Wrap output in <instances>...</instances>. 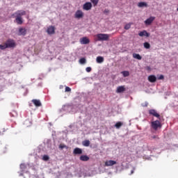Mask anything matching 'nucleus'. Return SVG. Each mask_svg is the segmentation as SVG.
<instances>
[{"label": "nucleus", "mask_w": 178, "mask_h": 178, "mask_svg": "<svg viewBox=\"0 0 178 178\" xmlns=\"http://www.w3.org/2000/svg\"><path fill=\"white\" fill-rule=\"evenodd\" d=\"M109 37L111 35L106 33H98L96 35L97 41H108Z\"/></svg>", "instance_id": "nucleus-1"}, {"label": "nucleus", "mask_w": 178, "mask_h": 178, "mask_svg": "<svg viewBox=\"0 0 178 178\" xmlns=\"http://www.w3.org/2000/svg\"><path fill=\"white\" fill-rule=\"evenodd\" d=\"M7 48H15L16 47V42L13 39H8L6 42Z\"/></svg>", "instance_id": "nucleus-2"}, {"label": "nucleus", "mask_w": 178, "mask_h": 178, "mask_svg": "<svg viewBox=\"0 0 178 178\" xmlns=\"http://www.w3.org/2000/svg\"><path fill=\"white\" fill-rule=\"evenodd\" d=\"M151 126L154 130H158V129H161V127H162V124L159 120L152 122Z\"/></svg>", "instance_id": "nucleus-3"}, {"label": "nucleus", "mask_w": 178, "mask_h": 178, "mask_svg": "<svg viewBox=\"0 0 178 178\" xmlns=\"http://www.w3.org/2000/svg\"><path fill=\"white\" fill-rule=\"evenodd\" d=\"M84 13L83 11L78 10L74 15V18L75 19H81V17H83Z\"/></svg>", "instance_id": "nucleus-4"}, {"label": "nucleus", "mask_w": 178, "mask_h": 178, "mask_svg": "<svg viewBox=\"0 0 178 178\" xmlns=\"http://www.w3.org/2000/svg\"><path fill=\"white\" fill-rule=\"evenodd\" d=\"M27 34V29L26 28L20 27L18 30V35H26Z\"/></svg>", "instance_id": "nucleus-5"}, {"label": "nucleus", "mask_w": 178, "mask_h": 178, "mask_svg": "<svg viewBox=\"0 0 178 178\" xmlns=\"http://www.w3.org/2000/svg\"><path fill=\"white\" fill-rule=\"evenodd\" d=\"M91 8H92V4L90 2H86L83 6L84 10H91Z\"/></svg>", "instance_id": "nucleus-6"}, {"label": "nucleus", "mask_w": 178, "mask_h": 178, "mask_svg": "<svg viewBox=\"0 0 178 178\" xmlns=\"http://www.w3.org/2000/svg\"><path fill=\"white\" fill-rule=\"evenodd\" d=\"M47 33L51 35L52 34H55V26H50L47 28Z\"/></svg>", "instance_id": "nucleus-7"}, {"label": "nucleus", "mask_w": 178, "mask_h": 178, "mask_svg": "<svg viewBox=\"0 0 178 178\" xmlns=\"http://www.w3.org/2000/svg\"><path fill=\"white\" fill-rule=\"evenodd\" d=\"M124 91H126V86H118L116 89L117 94H121V92H124Z\"/></svg>", "instance_id": "nucleus-8"}, {"label": "nucleus", "mask_w": 178, "mask_h": 178, "mask_svg": "<svg viewBox=\"0 0 178 178\" xmlns=\"http://www.w3.org/2000/svg\"><path fill=\"white\" fill-rule=\"evenodd\" d=\"M149 115H152V116H154V118H157L158 119L161 118V115H159V113H157V112L154 109L149 110Z\"/></svg>", "instance_id": "nucleus-9"}, {"label": "nucleus", "mask_w": 178, "mask_h": 178, "mask_svg": "<svg viewBox=\"0 0 178 178\" xmlns=\"http://www.w3.org/2000/svg\"><path fill=\"white\" fill-rule=\"evenodd\" d=\"M15 15H16L15 17H22V16L26 15V11L25 10H17L15 13Z\"/></svg>", "instance_id": "nucleus-10"}, {"label": "nucleus", "mask_w": 178, "mask_h": 178, "mask_svg": "<svg viewBox=\"0 0 178 178\" xmlns=\"http://www.w3.org/2000/svg\"><path fill=\"white\" fill-rule=\"evenodd\" d=\"M154 20L155 17H150L145 21V24H146V26H149V24H152V22Z\"/></svg>", "instance_id": "nucleus-11"}, {"label": "nucleus", "mask_w": 178, "mask_h": 178, "mask_svg": "<svg viewBox=\"0 0 178 178\" xmlns=\"http://www.w3.org/2000/svg\"><path fill=\"white\" fill-rule=\"evenodd\" d=\"M117 162L113 160L106 161L104 163V166H113V165H116Z\"/></svg>", "instance_id": "nucleus-12"}, {"label": "nucleus", "mask_w": 178, "mask_h": 178, "mask_svg": "<svg viewBox=\"0 0 178 178\" xmlns=\"http://www.w3.org/2000/svg\"><path fill=\"white\" fill-rule=\"evenodd\" d=\"M80 42L81 44L86 45L90 44V40L87 37H84L80 39Z\"/></svg>", "instance_id": "nucleus-13"}, {"label": "nucleus", "mask_w": 178, "mask_h": 178, "mask_svg": "<svg viewBox=\"0 0 178 178\" xmlns=\"http://www.w3.org/2000/svg\"><path fill=\"white\" fill-rule=\"evenodd\" d=\"M74 155H81L83 154V149L79 147H76L73 151Z\"/></svg>", "instance_id": "nucleus-14"}, {"label": "nucleus", "mask_w": 178, "mask_h": 178, "mask_svg": "<svg viewBox=\"0 0 178 178\" xmlns=\"http://www.w3.org/2000/svg\"><path fill=\"white\" fill-rule=\"evenodd\" d=\"M80 161H82V162H87L88 161H90V157H88V156L87 155H81L79 157Z\"/></svg>", "instance_id": "nucleus-15"}, {"label": "nucleus", "mask_w": 178, "mask_h": 178, "mask_svg": "<svg viewBox=\"0 0 178 178\" xmlns=\"http://www.w3.org/2000/svg\"><path fill=\"white\" fill-rule=\"evenodd\" d=\"M139 37H149V33L147 31H140L138 33Z\"/></svg>", "instance_id": "nucleus-16"}, {"label": "nucleus", "mask_w": 178, "mask_h": 178, "mask_svg": "<svg viewBox=\"0 0 178 178\" xmlns=\"http://www.w3.org/2000/svg\"><path fill=\"white\" fill-rule=\"evenodd\" d=\"M32 102L33 103V104L35 105V106L36 107H40L41 106L42 104H41V101L38 100V99H32Z\"/></svg>", "instance_id": "nucleus-17"}, {"label": "nucleus", "mask_w": 178, "mask_h": 178, "mask_svg": "<svg viewBox=\"0 0 178 178\" xmlns=\"http://www.w3.org/2000/svg\"><path fill=\"white\" fill-rule=\"evenodd\" d=\"M138 8H148V4L145 1H141L138 3Z\"/></svg>", "instance_id": "nucleus-18"}, {"label": "nucleus", "mask_w": 178, "mask_h": 178, "mask_svg": "<svg viewBox=\"0 0 178 178\" xmlns=\"http://www.w3.org/2000/svg\"><path fill=\"white\" fill-rule=\"evenodd\" d=\"M148 80L150 83H155V81H156V76H155V75H149Z\"/></svg>", "instance_id": "nucleus-19"}, {"label": "nucleus", "mask_w": 178, "mask_h": 178, "mask_svg": "<svg viewBox=\"0 0 178 178\" xmlns=\"http://www.w3.org/2000/svg\"><path fill=\"white\" fill-rule=\"evenodd\" d=\"M15 23H17V24H19V25L23 24V18L19 17H15Z\"/></svg>", "instance_id": "nucleus-20"}, {"label": "nucleus", "mask_w": 178, "mask_h": 178, "mask_svg": "<svg viewBox=\"0 0 178 178\" xmlns=\"http://www.w3.org/2000/svg\"><path fill=\"white\" fill-rule=\"evenodd\" d=\"M132 56L134 59H138V60H141V59H143V57L139 54L134 53Z\"/></svg>", "instance_id": "nucleus-21"}, {"label": "nucleus", "mask_w": 178, "mask_h": 178, "mask_svg": "<svg viewBox=\"0 0 178 178\" xmlns=\"http://www.w3.org/2000/svg\"><path fill=\"white\" fill-rule=\"evenodd\" d=\"M97 63H104V57L102 56H97L96 58Z\"/></svg>", "instance_id": "nucleus-22"}, {"label": "nucleus", "mask_w": 178, "mask_h": 178, "mask_svg": "<svg viewBox=\"0 0 178 178\" xmlns=\"http://www.w3.org/2000/svg\"><path fill=\"white\" fill-rule=\"evenodd\" d=\"M83 147H90V141L88 140H85L82 142Z\"/></svg>", "instance_id": "nucleus-23"}, {"label": "nucleus", "mask_w": 178, "mask_h": 178, "mask_svg": "<svg viewBox=\"0 0 178 178\" xmlns=\"http://www.w3.org/2000/svg\"><path fill=\"white\" fill-rule=\"evenodd\" d=\"M122 126H123V123L122 122H118L115 124V127H116V129H120Z\"/></svg>", "instance_id": "nucleus-24"}, {"label": "nucleus", "mask_w": 178, "mask_h": 178, "mask_svg": "<svg viewBox=\"0 0 178 178\" xmlns=\"http://www.w3.org/2000/svg\"><path fill=\"white\" fill-rule=\"evenodd\" d=\"M122 74L124 77H129V76H130V72H129V71H123L122 72Z\"/></svg>", "instance_id": "nucleus-25"}, {"label": "nucleus", "mask_w": 178, "mask_h": 178, "mask_svg": "<svg viewBox=\"0 0 178 178\" xmlns=\"http://www.w3.org/2000/svg\"><path fill=\"white\" fill-rule=\"evenodd\" d=\"M145 48H146V49H149V48H151V44H149L147 42H145L143 44Z\"/></svg>", "instance_id": "nucleus-26"}, {"label": "nucleus", "mask_w": 178, "mask_h": 178, "mask_svg": "<svg viewBox=\"0 0 178 178\" xmlns=\"http://www.w3.org/2000/svg\"><path fill=\"white\" fill-rule=\"evenodd\" d=\"M86 62H87V60H86L85 58H82L79 60V63H81V65H84Z\"/></svg>", "instance_id": "nucleus-27"}, {"label": "nucleus", "mask_w": 178, "mask_h": 178, "mask_svg": "<svg viewBox=\"0 0 178 178\" xmlns=\"http://www.w3.org/2000/svg\"><path fill=\"white\" fill-rule=\"evenodd\" d=\"M90 2L93 3L94 6H97V5H98L99 0H90Z\"/></svg>", "instance_id": "nucleus-28"}, {"label": "nucleus", "mask_w": 178, "mask_h": 178, "mask_svg": "<svg viewBox=\"0 0 178 178\" xmlns=\"http://www.w3.org/2000/svg\"><path fill=\"white\" fill-rule=\"evenodd\" d=\"M7 46H6V43H5L4 44H0V49L3 50V49H6Z\"/></svg>", "instance_id": "nucleus-29"}, {"label": "nucleus", "mask_w": 178, "mask_h": 178, "mask_svg": "<svg viewBox=\"0 0 178 178\" xmlns=\"http://www.w3.org/2000/svg\"><path fill=\"white\" fill-rule=\"evenodd\" d=\"M131 27V24H127L124 26V29H125V30H129V29H130Z\"/></svg>", "instance_id": "nucleus-30"}, {"label": "nucleus", "mask_w": 178, "mask_h": 178, "mask_svg": "<svg viewBox=\"0 0 178 178\" xmlns=\"http://www.w3.org/2000/svg\"><path fill=\"white\" fill-rule=\"evenodd\" d=\"M59 148L60 149H63V148H67V146H66L65 144H60L59 145Z\"/></svg>", "instance_id": "nucleus-31"}, {"label": "nucleus", "mask_w": 178, "mask_h": 178, "mask_svg": "<svg viewBox=\"0 0 178 178\" xmlns=\"http://www.w3.org/2000/svg\"><path fill=\"white\" fill-rule=\"evenodd\" d=\"M72 91V88H70L69 86L65 87V92H70Z\"/></svg>", "instance_id": "nucleus-32"}, {"label": "nucleus", "mask_w": 178, "mask_h": 178, "mask_svg": "<svg viewBox=\"0 0 178 178\" xmlns=\"http://www.w3.org/2000/svg\"><path fill=\"white\" fill-rule=\"evenodd\" d=\"M42 159L43 161H49V156L48 155H44Z\"/></svg>", "instance_id": "nucleus-33"}, {"label": "nucleus", "mask_w": 178, "mask_h": 178, "mask_svg": "<svg viewBox=\"0 0 178 178\" xmlns=\"http://www.w3.org/2000/svg\"><path fill=\"white\" fill-rule=\"evenodd\" d=\"M150 138L151 140H159V137H158V136H152Z\"/></svg>", "instance_id": "nucleus-34"}, {"label": "nucleus", "mask_w": 178, "mask_h": 178, "mask_svg": "<svg viewBox=\"0 0 178 178\" xmlns=\"http://www.w3.org/2000/svg\"><path fill=\"white\" fill-rule=\"evenodd\" d=\"M20 168H22V169H23V170H24V169H26V164H24V163H22L21 165H20Z\"/></svg>", "instance_id": "nucleus-35"}, {"label": "nucleus", "mask_w": 178, "mask_h": 178, "mask_svg": "<svg viewBox=\"0 0 178 178\" xmlns=\"http://www.w3.org/2000/svg\"><path fill=\"white\" fill-rule=\"evenodd\" d=\"M86 72L88 73H90V72H91L92 69L90 67H87L86 69Z\"/></svg>", "instance_id": "nucleus-36"}, {"label": "nucleus", "mask_w": 178, "mask_h": 178, "mask_svg": "<svg viewBox=\"0 0 178 178\" xmlns=\"http://www.w3.org/2000/svg\"><path fill=\"white\" fill-rule=\"evenodd\" d=\"M163 79H164L163 75H160V76L158 77V80H163Z\"/></svg>", "instance_id": "nucleus-37"}, {"label": "nucleus", "mask_w": 178, "mask_h": 178, "mask_svg": "<svg viewBox=\"0 0 178 178\" xmlns=\"http://www.w3.org/2000/svg\"><path fill=\"white\" fill-rule=\"evenodd\" d=\"M104 13H105V15H108V13H109V10L105 9Z\"/></svg>", "instance_id": "nucleus-38"}, {"label": "nucleus", "mask_w": 178, "mask_h": 178, "mask_svg": "<svg viewBox=\"0 0 178 178\" xmlns=\"http://www.w3.org/2000/svg\"><path fill=\"white\" fill-rule=\"evenodd\" d=\"M143 106H148V103H145Z\"/></svg>", "instance_id": "nucleus-39"}, {"label": "nucleus", "mask_w": 178, "mask_h": 178, "mask_svg": "<svg viewBox=\"0 0 178 178\" xmlns=\"http://www.w3.org/2000/svg\"><path fill=\"white\" fill-rule=\"evenodd\" d=\"M133 173H134V170H132L131 171V175H133Z\"/></svg>", "instance_id": "nucleus-40"}]
</instances>
